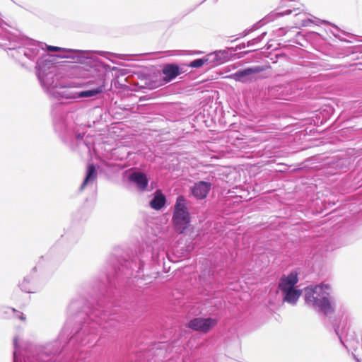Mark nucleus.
Masks as SVG:
<instances>
[{
    "label": "nucleus",
    "instance_id": "1",
    "mask_svg": "<svg viewBox=\"0 0 362 362\" xmlns=\"http://www.w3.org/2000/svg\"><path fill=\"white\" fill-rule=\"evenodd\" d=\"M330 290V285L325 283L306 287L305 288V302L318 306L325 315L330 314L334 311L333 306L328 298Z\"/></svg>",
    "mask_w": 362,
    "mask_h": 362
},
{
    "label": "nucleus",
    "instance_id": "2",
    "mask_svg": "<svg viewBox=\"0 0 362 362\" xmlns=\"http://www.w3.org/2000/svg\"><path fill=\"white\" fill-rule=\"evenodd\" d=\"M187 205V202L183 196L177 197L172 221L175 230L178 234L184 233L190 224V214Z\"/></svg>",
    "mask_w": 362,
    "mask_h": 362
},
{
    "label": "nucleus",
    "instance_id": "3",
    "mask_svg": "<svg viewBox=\"0 0 362 362\" xmlns=\"http://www.w3.org/2000/svg\"><path fill=\"white\" fill-rule=\"evenodd\" d=\"M298 278L296 272H292L287 276H283L279 281L278 288L283 293V300L294 305L302 294L301 290L294 288Z\"/></svg>",
    "mask_w": 362,
    "mask_h": 362
},
{
    "label": "nucleus",
    "instance_id": "4",
    "mask_svg": "<svg viewBox=\"0 0 362 362\" xmlns=\"http://www.w3.org/2000/svg\"><path fill=\"white\" fill-rule=\"evenodd\" d=\"M217 323V320L214 318L196 317L189 321L187 327L194 331L206 334L209 332Z\"/></svg>",
    "mask_w": 362,
    "mask_h": 362
},
{
    "label": "nucleus",
    "instance_id": "5",
    "mask_svg": "<svg viewBox=\"0 0 362 362\" xmlns=\"http://www.w3.org/2000/svg\"><path fill=\"white\" fill-rule=\"evenodd\" d=\"M184 72L182 69L176 64H165L161 69L162 81L164 84L168 83Z\"/></svg>",
    "mask_w": 362,
    "mask_h": 362
},
{
    "label": "nucleus",
    "instance_id": "6",
    "mask_svg": "<svg viewBox=\"0 0 362 362\" xmlns=\"http://www.w3.org/2000/svg\"><path fill=\"white\" fill-rule=\"evenodd\" d=\"M263 71L261 66H255L238 71L233 74L228 76L227 78L233 79L236 81L246 83L252 81V75Z\"/></svg>",
    "mask_w": 362,
    "mask_h": 362
},
{
    "label": "nucleus",
    "instance_id": "7",
    "mask_svg": "<svg viewBox=\"0 0 362 362\" xmlns=\"http://www.w3.org/2000/svg\"><path fill=\"white\" fill-rule=\"evenodd\" d=\"M211 185L205 181H199L191 187V192L197 199H205L211 190Z\"/></svg>",
    "mask_w": 362,
    "mask_h": 362
},
{
    "label": "nucleus",
    "instance_id": "8",
    "mask_svg": "<svg viewBox=\"0 0 362 362\" xmlns=\"http://www.w3.org/2000/svg\"><path fill=\"white\" fill-rule=\"evenodd\" d=\"M130 180L136 183L138 187L144 190L148 186V179L146 175L143 173H134L130 175Z\"/></svg>",
    "mask_w": 362,
    "mask_h": 362
},
{
    "label": "nucleus",
    "instance_id": "9",
    "mask_svg": "<svg viewBox=\"0 0 362 362\" xmlns=\"http://www.w3.org/2000/svg\"><path fill=\"white\" fill-rule=\"evenodd\" d=\"M165 202V197L160 191H157L155 197L150 202V206L155 210H160L164 206Z\"/></svg>",
    "mask_w": 362,
    "mask_h": 362
},
{
    "label": "nucleus",
    "instance_id": "10",
    "mask_svg": "<svg viewBox=\"0 0 362 362\" xmlns=\"http://www.w3.org/2000/svg\"><path fill=\"white\" fill-rule=\"evenodd\" d=\"M96 177L97 172L95 165L93 164L88 165L87 168V175L81 185V189H83L88 182L95 180Z\"/></svg>",
    "mask_w": 362,
    "mask_h": 362
},
{
    "label": "nucleus",
    "instance_id": "11",
    "mask_svg": "<svg viewBox=\"0 0 362 362\" xmlns=\"http://www.w3.org/2000/svg\"><path fill=\"white\" fill-rule=\"evenodd\" d=\"M104 87H105V84H104V82H103L102 85L100 86L99 87L96 88L80 92L78 94V97H79V98H83V97L88 98V97L95 96V95L102 93L103 91V90H104Z\"/></svg>",
    "mask_w": 362,
    "mask_h": 362
},
{
    "label": "nucleus",
    "instance_id": "12",
    "mask_svg": "<svg viewBox=\"0 0 362 362\" xmlns=\"http://www.w3.org/2000/svg\"><path fill=\"white\" fill-rule=\"evenodd\" d=\"M209 59L207 58L197 59L192 62H191L189 64V67L193 68H199L202 67L204 64L208 63Z\"/></svg>",
    "mask_w": 362,
    "mask_h": 362
},
{
    "label": "nucleus",
    "instance_id": "13",
    "mask_svg": "<svg viewBox=\"0 0 362 362\" xmlns=\"http://www.w3.org/2000/svg\"><path fill=\"white\" fill-rule=\"evenodd\" d=\"M47 49L49 52H59L62 50V48L59 47L49 45L47 47Z\"/></svg>",
    "mask_w": 362,
    "mask_h": 362
},
{
    "label": "nucleus",
    "instance_id": "14",
    "mask_svg": "<svg viewBox=\"0 0 362 362\" xmlns=\"http://www.w3.org/2000/svg\"><path fill=\"white\" fill-rule=\"evenodd\" d=\"M313 23V21H312L311 20H308V21H306L303 24V25H305H305H308V23Z\"/></svg>",
    "mask_w": 362,
    "mask_h": 362
},
{
    "label": "nucleus",
    "instance_id": "15",
    "mask_svg": "<svg viewBox=\"0 0 362 362\" xmlns=\"http://www.w3.org/2000/svg\"><path fill=\"white\" fill-rule=\"evenodd\" d=\"M158 86L157 85H152L150 86L151 88H156Z\"/></svg>",
    "mask_w": 362,
    "mask_h": 362
}]
</instances>
